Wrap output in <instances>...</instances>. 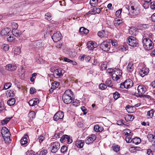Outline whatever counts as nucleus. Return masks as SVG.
Here are the masks:
<instances>
[{"instance_id":"obj_1","label":"nucleus","mask_w":155,"mask_h":155,"mask_svg":"<svg viewBox=\"0 0 155 155\" xmlns=\"http://www.w3.org/2000/svg\"><path fill=\"white\" fill-rule=\"evenodd\" d=\"M73 93L71 90L68 89L66 90L62 96V99L63 102L66 104H68L71 103L73 98Z\"/></svg>"},{"instance_id":"obj_2","label":"nucleus","mask_w":155,"mask_h":155,"mask_svg":"<svg viewBox=\"0 0 155 155\" xmlns=\"http://www.w3.org/2000/svg\"><path fill=\"white\" fill-rule=\"evenodd\" d=\"M142 43L143 47L146 50L150 51L153 48V44L149 38H145L143 39Z\"/></svg>"},{"instance_id":"obj_3","label":"nucleus","mask_w":155,"mask_h":155,"mask_svg":"<svg viewBox=\"0 0 155 155\" xmlns=\"http://www.w3.org/2000/svg\"><path fill=\"white\" fill-rule=\"evenodd\" d=\"M127 42L129 45L133 47H136L139 46L138 40L134 37L130 36L128 38Z\"/></svg>"},{"instance_id":"obj_4","label":"nucleus","mask_w":155,"mask_h":155,"mask_svg":"<svg viewBox=\"0 0 155 155\" xmlns=\"http://www.w3.org/2000/svg\"><path fill=\"white\" fill-rule=\"evenodd\" d=\"M133 81L130 79L126 80L124 82L120 84V87L121 88H126L128 89L130 88L133 86Z\"/></svg>"},{"instance_id":"obj_5","label":"nucleus","mask_w":155,"mask_h":155,"mask_svg":"<svg viewBox=\"0 0 155 155\" xmlns=\"http://www.w3.org/2000/svg\"><path fill=\"white\" fill-rule=\"evenodd\" d=\"M1 133L5 141L10 140V132L8 130L6 127H3L1 130Z\"/></svg>"},{"instance_id":"obj_6","label":"nucleus","mask_w":155,"mask_h":155,"mask_svg":"<svg viewBox=\"0 0 155 155\" xmlns=\"http://www.w3.org/2000/svg\"><path fill=\"white\" fill-rule=\"evenodd\" d=\"M50 147L51 149V152L55 153L58 151L60 148V144L58 142H54L50 144Z\"/></svg>"},{"instance_id":"obj_7","label":"nucleus","mask_w":155,"mask_h":155,"mask_svg":"<svg viewBox=\"0 0 155 155\" xmlns=\"http://www.w3.org/2000/svg\"><path fill=\"white\" fill-rule=\"evenodd\" d=\"M100 46L102 50L104 51H108L110 47V43L107 41H104L100 44Z\"/></svg>"},{"instance_id":"obj_8","label":"nucleus","mask_w":155,"mask_h":155,"mask_svg":"<svg viewBox=\"0 0 155 155\" xmlns=\"http://www.w3.org/2000/svg\"><path fill=\"white\" fill-rule=\"evenodd\" d=\"M129 8L128 10L130 11V14H131V18L134 17L139 13V10H137V8L134 6L130 5Z\"/></svg>"},{"instance_id":"obj_9","label":"nucleus","mask_w":155,"mask_h":155,"mask_svg":"<svg viewBox=\"0 0 155 155\" xmlns=\"http://www.w3.org/2000/svg\"><path fill=\"white\" fill-rule=\"evenodd\" d=\"M146 88L144 85L143 84L139 85L137 88L138 96H142L143 94L146 92Z\"/></svg>"},{"instance_id":"obj_10","label":"nucleus","mask_w":155,"mask_h":155,"mask_svg":"<svg viewBox=\"0 0 155 155\" xmlns=\"http://www.w3.org/2000/svg\"><path fill=\"white\" fill-rule=\"evenodd\" d=\"M33 47L36 48H40L44 47V42L42 40H38L33 42L32 43Z\"/></svg>"},{"instance_id":"obj_11","label":"nucleus","mask_w":155,"mask_h":155,"mask_svg":"<svg viewBox=\"0 0 155 155\" xmlns=\"http://www.w3.org/2000/svg\"><path fill=\"white\" fill-rule=\"evenodd\" d=\"M64 73V71L61 69H58L54 70L53 74L57 78L62 77Z\"/></svg>"},{"instance_id":"obj_12","label":"nucleus","mask_w":155,"mask_h":155,"mask_svg":"<svg viewBox=\"0 0 155 155\" xmlns=\"http://www.w3.org/2000/svg\"><path fill=\"white\" fill-rule=\"evenodd\" d=\"M60 140L61 142L67 141V143L68 144L71 143L72 142V137L67 135H63L61 138Z\"/></svg>"},{"instance_id":"obj_13","label":"nucleus","mask_w":155,"mask_h":155,"mask_svg":"<svg viewBox=\"0 0 155 155\" xmlns=\"http://www.w3.org/2000/svg\"><path fill=\"white\" fill-rule=\"evenodd\" d=\"M62 37L59 31H57L54 33L52 36V38L53 41L55 42L59 41Z\"/></svg>"},{"instance_id":"obj_14","label":"nucleus","mask_w":155,"mask_h":155,"mask_svg":"<svg viewBox=\"0 0 155 155\" xmlns=\"http://www.w3.org/2000/svg\"><path fill=\"white\" fill-rule=\"evenodd\" d=\"M64 117V114L61 111L58 112L54 116L53 119L54 121H57L59 119H62Z\"/></svg>"},{"instance_id":"obj_15","label":"nucleus","mask_w":155,"mask_h":155,"mask_svg":"<svg viewBox=\"0 0 155 155\" xmlns=\"http://www.w3.org/2000/svg\"><path fill=\"white\" fill-rule=\"evenodd\" d=\"M96 137L95 135H91L86 138L85 139V142L87 144H89L92 143L96 139Z\"/></svg>"},{"instance_id":"obj_16","label":"nucleus","mask_w":155,"mask_h":155,"mask_svg":"<svg viewBox=\"0 0 155 155\" xmlns=\"http://www.w3.org/2000/svg\"><path fill=\"white\" fill-rule=\"evenodd\" d=\"M87 48L88 50H93L94 48L97 47V44L93 41H89L87 44Z\"/></svg>"},{"instance_id":"obj_17","label":"nucleus","mask_w":155,"mask_h":155,"mask_svg":"<svg viewBox=\"0 0 155 155\" xmlns=\"http://www.w3.org/2000/svg\"><path fill=\"white\" fill-rule=\"evenodd\" d=\"M149 71V70L148 68H143L140 70L139 72V74L141 77H143L148 74Z\"/></svg>"},{"instance_id":"obj_18","label":"nucleus","mask_w":155,"mask_h":155,"mask_svg":"<svg viewBox=\"0 0 155 155\" xmlns=\"http://www.w3.org/2000/svg\"><path fill=\"white\" fill-rule=\"evenodd\" d=\"M17 67L15 64H9L7 65L5 67V69L10 71H14L16 70Z\"/></svg>"},{"instance_id":"obj_19","label":"nucleus","mask_w":155,"mask_h":155,"mask_svg":"<svg viewBox=\"0 0 155 155\" xmlns=\"http://www.w3.org/2000/svg\"><path fill=\"white\" fill-rule=\"evenodd\" d=\"M97 35L101 38H107L108 36V32L107 31L102 30L99 31L97 33Z\"/></svg>"},{"instance_id":"obj_20","label":"nucleus","mask_w":155,"mask_h":155,"mask_svg":"<svg viewBox=\"0 0 155 155\" xmlns=\"http://www.w3.org/2000/svg\"><path fill=\"white\" fill-rule=\"evenodd\" d=\"M39 103V100L38 98H35L30 100L28 103L30 106H33L37 105Z\"/></svg>"},{"instance_id":"obj_21","label":"nucleus","mask_w":155,"mask_h":155,"mask_svg":"<svg viewBox=\"0 0 155 155\" xmlns=\"http://www.w3.org/2000/svg\"><path fill=\"white\" fill-rule=\"evenodd\" d=\"M84 143V141L81 140H78L75 142L76 146L78 148H82Z\"/></svg>"},{"instance_id":"obj_22","label":"nucleus","mask_w":155,"mask_h":155,"mask_svg":"<svg viewBox=\"0 0 155 155\" xmlns=\"http://www.w3.org/2000/svg\"><path fill=\"white\" fill-rule=\"evenodd\" d=\"M10 29L8 28H5L2 29L1 31V34L2 36L7 35L10 32Z\"/></svg>"},{"instance_id":"obj_23","label":"nucleus","mask_w":155,"mask_h":155,"mask_svg":"<svg viewBox=\"0 0 155 155\" xmlns=\"http://www.w3.org/2000/svg\"><path fill=\"white\" fill-rule=\"evenodd\" d=\"M28 136L27 135H25L20 140V143L21 145H25L27 144L28 143L27 137Z\"/></svg>"},{"instance_id":"obj_24","label":"nucleus","mask_w":155,"mask_h":155,"mask_svg":"<svg viewBox=\"0 0 155 155\" xmlns=\"http://www.w3.org/2000/svg\"><path fill=\"white\" fill-rule=\"evenodd\" d=\"M141 148L139 147H132L129 148V151L132 153H136L137 151H140Z\"/></svg>"},{"instance_id":"obj_25","label":"nucleus","mask_w":155,"mask_h":155,"mask_svg":"<svg viewBox=\"0 0 155 155\" xmlns=\"http://www.w3.org/2000/svg\"><path fill=\"white\" fill-rule=\"evenodd\" d=\"M12 33L13 35L17 38H18L20 37V35L21 34V31L17 30H14L12 31Z\"/></svg>"},{"instance_id":"obj_26","label":"nucleus","mask_w":155,"mask_h":155,"mask_svg":"<svg viewBox=\"0 0 155 155\" xmlns=\"http://www.w3.org/2000/svg\"><path fill=\"white\" fill-rule=\"evenodd\" d=\"M94 130L96 132H100L104 130V128L103 127L99 126L98 125H96L94 127Z\"/></svg>"},{"instance_id":"obj_27","label":"nucleus","mask_w":155,"mask_h":155,"mask_svg":"<svg viewBox=\"0 0 155 155\" xmlns=\"http://www.w3.org/2000/svg\"><path fill=\"white\" fill-rule=\"evenodd\" d=\"M114 72L117 76V78L120 79L122 74L121 70L119 69H115Z\"/></svg>"},{"instance_id":"obj_28","label":"nucleus","mask_w":155,"mask_h":155,"mask_svg":"<svg viewBox=\"0 0 155 155\" xmlns=\"http://www.w3.org/2000/svg\"><path fill=\"white\" fill-rule=\"evenodd\" d=\"M134 118V117L131 114H128L125 116V119L126 121H132Z\"/></svg>"},{"instance_id":"obj_29","label":"nucleus","mask_w":155,"mask_h":155,"mask_svg":"<svg viewBox=\"0 0 155 155\" xmlns=\"http://www.w3.org/2000/svg\"><path fill=\"white\" fill-rule=\"evenodd\" d=\"M89 30L87 28L84 27H81L79 30V32L81 33V34H87L89 32Z\"/></svg>"},{"instance_id":"obj_30","label":"nucleus","mask_w":155,"mask_h":155,"mask_svg":"<svg viewBox=\"0 0 155 155\" xmlns=\"http://www.w3.org/2000/svg\"><path fill=\"white\" fill-rule=\"evenodd\" d=\"M141 141V139L138 137H135L132 139V143L136 145L140 143Z\"/></svg>"},{"instance_id":"obj_31","label":"nucleus","mask_w":155,"mask_h":155,"mask_svg":"<svg viewBox=\"0 0 155 155\" xmlns=\"http://www.w3.org/2000/svg\"><path fill=\"white\" fill-rule=\"evenodd\" d=\"M127 71L128 72H132L134 68V67L133 66L132 63H129L127 67Z\"/></svg>"},{"instance_id":"obj_32","label":"nucleus","mask_w":155,"mask_h":155,"mask_svg":"<svg viewBox=\"0 0 155 155\" xmlns=\"http://www.w3.org/2000/svg\"><path fill=\"white\" fill-rule=\"evenodd\" d=\"M105 84L107 87H112L113 85V83L112 82L110 79H107L105 82Z\"/></svg>"},{"instance_id":"obj_33","label":"nucleus","mask_w":155,"mask_h":155,"mask_svg":"<svg viewBox=\"0 0 155 155\" xmlns=\"http://www.w3.org/2000/svg\"><path fill=\"white\" fill-rule=\"evenodd\" d=\"M154 113L153 109H151L150 110L148 111L147 113V116L148 118H152Z\"/></svg>"},{"instance_id":"obj_34","label":"nucleus","mask_w":155,"mask_h":155,"mask_svg":"<svg viewBox=\"0 0 155 155\" xmlns=\"http://www.w3.org/2000/svg\"><path fill=\"white\" fill-rule=\"evenodd\" d=\"M120 147L119 145L116 144L114 145L112 147L113 150L116 152L119 151L120 150Z\"/></svg>"},{"instance_id":"obj_35","label":"nucleus","mask_w":155,"mask_h":155,"mask_svg":"<svg viewBox=\"0 0 155 155\" xmlns=\"http://www.w3.org/2000/svg\"><path fill=\"white\" fill-rule=\"evenodd\" d=\"M15 100L14 98H12L8 101L7 103L9 106H11L15 104Z\"/></svg>"},{"instance_id":"obj_36","label":"nucleus","mask_w":155,"mask_h":155,"mask_svg":"<svg viewBox=\"0 0 155 155\" xmlns=\"http://www.w3.org/2000/svg\"><path fill=\"white\" fill-rule=\"evenodd\" d=\"M12 118V117H6L3 120H2L1 121V123L2 124H6Z\"/></svg>"},{"instance_id":"obj_37","label":"nucleus","mask_w":155,"mask_h":155,"mask_svg":"<svg viewBox=\"0 0 155 155\" xmlns=\"http://www.w3.org/2000/svg\"><path fill=\"white\" fill-rule=\"evenodd\" d=\"M92 10L93 11V12L94 13V15H95L96 14H99L100 13L101 11L100 8H97L96 7H94L92 9Z\"/></svg>"},{"instance_id":"obj_38","label":"nucleus","mask_w":155,"mask_h":155,"mask_svg":"<svg viewBox=\"0 0 155 155\" xmlns=\"http://www.w3.org/2000/svg\"><path fill=\"white\" fill-rule=\"evenodd\" d=\"M150 142L153 141L154 139L155 140V136L151 134H148L147 136Z\"/></svg>"},{"instance_id":"obj_39","label":"nucleus","mask_w":155,"mask_h":155,"mask_svg":"<svg viewBox=\"0 0 155 155\" xmlns=\"http://www.w3.org/2000/svg\"><path fill=\"white\" fill-rule=\"evenodd\" d=\"M14 36L13 34L11 35L10 34L8 35L7 37L8 41L10 42H12L15 39Z\"/></svg>"},{"instance_id":"obj_40","label":"nucleus","mask_w":155,"mask_h":155,"mask_svg":"<svg viewBox=\"0 0 155 155\" xmlns=\"http://www.w3.org/2000/svg\"><path fill=\"white\" fill-rule=\"evenodd\" d=\"M59 85V83L56 81H54L52 83L51 87H53V88L55 89L58 87Z\"/></svg>"},{"instance_id":"obj_41","label":"nucleus","mask_w":155,"mask_h":155,"mask_svg":"<svg viewBox=\"0 0 155 155\" xmlns=\"http://www.w3.org/2000/svg\"><path fill=\"white\" fill-rule=\"evenodd\" d=\"M122 20L120 19H118L117 20L114 21V23L115 26H118L122 24Z\"/></svg>"},{"instance_id":"obj_42","label":"nucleus","mask_w":155,"mask_h":155,"mask_svg":"<svg viewBox=\"0 0 155 155\" xmlns=\"http://www.w3.org/2000/svg\"><path fill=\"white\" fill-rule=\"evenodd\" d=\"M35 114L34 111H31L28 114V116L30 118H33L35 117Z\"/></svg>"},{"instance_id":"obj_43","label":"nucleus","mask_w":155,"mask_h":155,"mask_svg":"<svg viewBox=\"0 0 155 155\" xmlns=\"http://www.w3.org/2000/svg\"><path fill=\"white\" fill-rule=\"evenodd\" d=\"M63 133L62 131H60L59 132L56 133L54 135L57 138H61L63 136H62Z\"/></svg>"},{"instance_id":"obj_44","label":"nucleus","mask_w":155,"mask_h":155,"mask_svg":"<svg viewBox=\"0 0 155 155\" xmlns=\"http://www.w3.org/2000/svg\"><path fill=\"white\" fill-rule=\"evenodd\" d=\"M51 15L50 13H46L45 15V18L48 20H51Z\"/></svg>"},{"instance_id":"obj_45","label":"nucleus","mask_w":155,"mask_h":155,"mask_svg":"<svg viewBox=\"0 0 155 155\" xmlns=\"http://www.w3.org/2000/svg\"><path fill=\"white\" fill-rule=\"evenodd\" d=\"M110 75L111 76L113 80L117 81L120 79V78H117V76L114 72L112 74H110Z\"/></svg>"},{"instance_id":"obj_46","label":"nucleus","mask_w":155,"mask_h":155,"mask_svg":"<svg viewBox=\"0 0 155 155\" xmlns=\"http://www.w3.org/2000/svg\"><path fill=\"white\" fill-rule=\"evenodd\" d=\"M107 63L106 62H104L101 65V69L102 71L106 70L107 68Z\"/></svg>"},{"instance_id":"obj_47","label":"nucleus","mask_w":155,"mask_h":155,"mask_svg":"<svg viewBox=\"0 0 155 155\" xmlns=\"http://www.w3.org/2000/svg\"><path fill=\"white\" fill-rule=\"evenodd\" d=\"M120 97V94L117 91L113 93V97L114 100H116Z\"/></svg>"},{"instance_id":"obj_48","label":"nucleus","mask_w":155,"mask_h":155,"mask_svg":"<svg viewBox=\"0 0 155 155\" xmlns=\"http://www.w3.org/2000/svg\"><path fill=\"white\" fill-rule=\"evenodd\" d=\"M98 0H90V4L93 7H95L97 5Z\"/></svg>"},{"instance_id":"obj_49","label":"nucleus","mask_w":155,"mask_h":155,"mask_svg":"<svg viewBox=\"0 0 155 155\" xmlns=\"http://www.w3.org/2000/svg\"><path fill=\"white\" fill-rule=\"evenodd\" d=\"M107 86L104 83H101L99 86L100 89L102 90L105 89L107 88Z\"/></svg>"},{"instance_id":"obj_50","label":"nucleus","mask_w":155,"mask_h":155,"mask_svg":"<svg viewBox=\"0 0 155 155\" xmlns=\"http://www.w3.org/2000/svg\"><path fill=\"white\" fill-rule=\"evenodd\" d=\"M68 147L67 146L64 145L62 146L61 148V151L62 153L65 152L67 150Z\"/></svg>"},{"instance_id":"obj_51","label":"nucleus","mask_w":155,"mask_h":155,"mask_svg":"<svg viewBox=\"0 0 155 155\" xmlns=\"http://www.w3.org/2000/svg\"><path fill=\"white\" fill-rule=\"evenodd\" d=\"M12 84L10 83H8L5 84L4 87V89L6 90L9 88L11 86Z\"/></svg>"},{"instance_id":"obj_52","label":"nucleus","mask_w":155,"mask_h":155,"mask_svg":"<svg viewBox=\"0 0 155 155\" xmlns=\"http://www.w3.org/2000/svg\"><path fill=\"white\" fill-rule=\"evenodd\" d=\"M9 46L7 44H4L2 45V48L5 51H7L9 49Z\"/></svg>"},{"instance_id":"obj_53","label":"nucleus","mask_w":155,"mask_h":155,"mask_svg":"<svg viewBox=\"0 0 155 155\" xmlns=\"http://www.w3.org/2000/svg\"><path fill=\"white\" fill-rule=\"evenodd\" d=\"M125 140L127 143L132 142V139L130 138V135H127L125 138Z\"/></svg>"},{"instance_id":"obj_54","label":"nucleus","mask_w":155,"mask_h":155,"mask_svg":"<svg viewBox=\"0 0 155 155\" xmlns=\"http://www.w3.org/2000/svg\"><path fill=\"white\" fill-rule=\"evenodd\" d=\"M12 30H17V29L18 27V25L17 24L15 23H13L12 24Z\"/></svg>"},{"instance_id":"obj_55","label":"nucleus","mask_w":155,"mask_h":155,"mask_svg":"<svg viewBox=\"0 0 155 155\" xmlns=\"http://www.w3.org/2000/svg\"><path fill=\"white\" fill-rule=\"evenodd\" d=\"M81 109L83 112L84 114L85 115L87 113L88 111L87 110L85 107L83 106H82L81 107Z\"/></svg>"},{"instance_id":"obj_56","label":"nucleus","mask_w":155,"mask_h":155,"mask_svg":"<svg viewBox=\"0 0 155 155\" xmlns=\"http://www.w3.org/2000/svg\"><path fill=\"white\" fill-rule=\"evenodd\" d=\"M38 153L39 155H46L47 153V150H43L39 152H38Z\"/></svg>"},{"instance_id":"obj_57","label":"nucleus","mask_w":155,"mask_h":155,"mask_svg":"<svg viewBox=\"0 0 155 155\" xmlns=\"http://www.w3.org/2000/svg\"><path fill=\"white\" fill-rule=\"evenodd\" d=\"M72 104L75 107H77L79 105L80 102L79 101L76 100L72 103Z\"/></svg>"},{"instance_id":"obj_58","label":"nucleus","mask_w":155,"mask_h":155,"mask_svg":"<svg viewBox=\"0 0 155 155\" xmlns=\"http://www.w3.org/2000/svg\"><path fill=\"white\" fill-rule=\"evenodd\" d=\"M21 53V50L19 48H16L15 49L14 53L15 54H18Z\"/></svg>"},{"instance_id":"obj_59","label":"nucleus","mask_w":155,"mask_h":155,"mask_svg":"<svg viewBox=\"0 0 155 155\" xmlns=\"http://www.w3.org/2000/svg\"><path fill=\"white\" fill-rule=\"evenodd\" d=\"M45 137L42 135H40L38 137V139L40 143H42L43 141L45 140Z\"/></svg>"},{"instance_id":"obj_60","label":"nucleus","mask_w":155,"mask_h":155,"mask_svg":"<svg viewBox=\"0 0 155 155\" xmlns=\"http://www.w3.org/2000/svg\"><path fill=\"white\" fill-rule=\"evenodd\" d=\"M62 60H63V61L65 62H67L70 63H71V62H73V61H72V60H71L69 58L65 57L63 58H62Z\"/></svg>"},{"instance_id":"obj_61","label":"nucleus","mask_w":155,"mask_h":155,"mask_svg":"<svg viewBox=\"0 0 155 155\" xmlns=\"http://www.w3.org/2000/svg\"><path fill=\"white\" fill-rule=\"evenodd\" d=\"M122 11V9H120L116 12L115 15L117 17H118L119 16L121 13Z\"/></svg>"},{"instance_id":"obj_62","label":"nucleus","mask_w":155,"mask_h":155,"mask_svg":"<svg viewBox=\"0 0 155 155\" xmlns=\"http://www.w3.org/2000/svg\"><path fill=\"white\" fill-rule=\"evenodd\" d=\"M148 26V25L147 24H143L140 25V27H142V28L141 29V30H145L146 29Z\"/></svg>"},{"instance_id":"obj_63","label":"nucleus","mask_w":155,"mask_h":155,"mask_svg":"<svg viewBox=\"0 0 155 155\" xmlns=\"http://www.w3.org/2000/svg\"><path fill=\"white\" fill-rule=\"evenodd\" d=\"M36 89L35 88H31L30 90V93L31 94H32L35 92Z\"/></svg>"},{"instance_id":"obj_64","label":"nucleus","mask_w":155,"mask_h":155,"mask_svg":"<svg viewBox=\"0 0 155 155\" xmlns=\"http://www.w3.org/2000/svg\"><path fill=\"white\" fill-rule=\"evenodd\" d=\"M91 58L90 57L87 55H85V60L86 62H88L91 60Z\"/></svg>"}]
</instances>
